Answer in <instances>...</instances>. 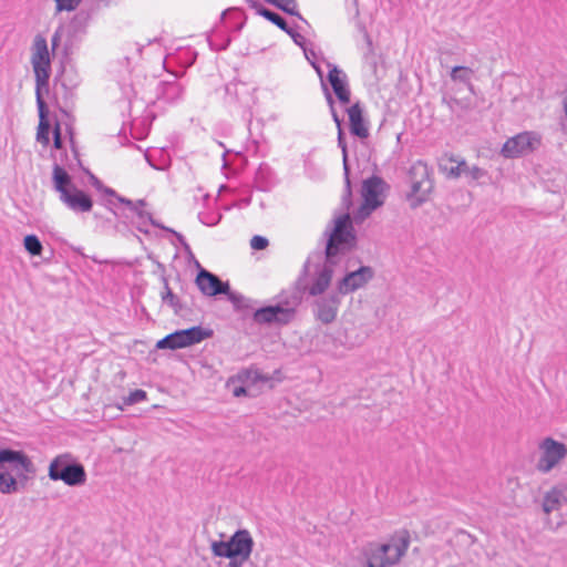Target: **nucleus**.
<instances>
[{
  "mask_svg": "<svg viewBox=\"0 0 567 567\" xmlns=\"http://www.w3.org/2000/svg\"><path fill=\"white\" fill-rule=\"evenodd\" d=\"M90 179H91V184L92 186L97 190V192H101V189L103 188L104 184L102 183L101 179H99L95 175L91 174L90 175Z\"/></svg>",
  "mask_w": 567,
  "mask_h": 567,
  "instance_id": "774afa93",
  "label": "nucleus"
},
{
  "mask_svg": "<svg viewBox=\"0 0 567 567\" xmlns=\"http://www.w3.org/2000/svg\"><path fill=\"white\" fill-rule=\"evenodd\" d=\"M184 338L185 347H192L209 339L214 336V330L202 326H194L187 329H181Z\"/></svg>",
  "mask_w": 567,
  "mask_h": 567,
  "instance_id": "a878e982",
  "label": "nucleus"
},
{
  "mask_svg": "<svg viewBox=\"0 0 567 567\" xmlns=\"http://www.w3.org/2000/svg\"><path fill=\"white\" fill-rule=\"evenodd\" d=\"M229 559L228 567H243L244 563L249 558H241L239 556L230 555L227 557Z\"/></svg>",
  "mask_w": 567,
  "mask_h": 567,
  "instance_id": "0e129e2a",
  "label": "nucleus"
},
{
  "mask_svg": "<svg viewBox=\"0 0 567 567\" xmlns=\"http://www.w3.org/2000/svg\"><path fill=\"white\" fill-rule=\"evenodd\" d=\"M48 477L63 482L66 486L79 487L86 483L85 467L71 453L56 455L48 466Z\"/></svg>",
  "mask_w": 567,
  "mask_h": 567,
  "instance_id": "423d86ee",
  "label": "nucleus"
},
{
  "mask_svg": "<svg viewBox=\"0 0 567 567\" xmlns=\"http://www.w3.org/2000/svg\"><path fill=\"white\" fill-rule=\"evenodd\" d=\"M73 74L63 71L60 76L55 78V86L60 85L63 91V97L68 100L73 96V90L78 86L79 82L73 80Z\"/></svg>",
  "mask_w": 567,
  "mask_h": 567,
  "instance_id": "72a5a7b5",
  "label": "nucleus"
},
{
  "mask_svg": "<svg viewBox=\"0 0 567 567\" xmlns=\"http://www.w3.org/2000/svg\"><path fill=\"white\" fill-rule=\"evenodd\" d=\"M442 102L444 104H446L449 110L452 113L456 114L457 117H462V113L468 111L471 107L470 101L460 100V99L452 97V96H450V97L443 96Z\"/></svg>",
  "mask_w": 567,
  "mask_h": 567,
  "instance_id": "4c0bfd02",
  "label": "nucleus"
},
{
  "mask_svg": "<svg viewBox=\"0 0 567 567\" xmlns=\"http://www.w3.org/2000/svg\"><path fill=\"white\" fill-rule=\"evenodd\" d=\"M255 303H257V300L247 298L243 295V301H239L237 303V306H235L234 308H235V310H238V311L248 310V309H252Z\"/></svg>",
  "mask_w": 567,
  "mask_h": 567,
  "instance_id": "13d9d810",
  "label": "nucleus"
},
{
  "mask_svg": "<svg viewBox=\"0 0 567 567\" xmlns=\"http://www.w3.org/2000/svg\"><path fill=\"white\" fill-rule=\"evenodd\" d=\"M50 131L51 123L50 122H39L38 132H37V141L48 146L50 144Z\"/></svg>",
  "mask_w": 567,
  "mask_h": 567,
  "instance_id": "09e8293b",
  "label": "nucleus"
},
{
  "mask_svg": "<svg viewBox=\"0 0 567 567\" xmlns=\"http://www.w3.org/2000/svg\"><path fill=\"white\" fill-rule=\"evenodd\" d=\"M196 265L199 269L195 284L204 296L216 297L228 291V281H223L217 275L200 267L198 261H196Z\"/></svg>",
  "mask_w": 567,
  "mask_h": 567,
  "instance_id": "4468645a",
  "label": "nucleus"
},
{
  "mask_svg": "<svg viewBox=\"0 0 567 567\" xmlns=\"http://www.w3.org/2000/svg\"><path fill=\"white\" fill-rule=\"evenodd\" d=\"M35 476L37 466L24 451L12 447L0 449V493H19Z\"/></svg>",
  "mask_w": 567,
  "mask_h": 567,
  "instance_id": "f257e3e1",
  "label": "nucleus"
},
{
  "mask_svg": "<svg viewBox=\"0 0 567 567\" xmlns=\"http://www.w3.org/2000/svg\"><path fill=\"white\" fill-rule=\"evenodd\" d=\"M340 305L341 293L337 289L328 295L316 297L312 303V312L316 320L323 324L332 323L337 319Z\"/></svg>",
  "mask_w": 567,
  "mask_h": 567,
  "instance_id": "f8f14e48",
  "label": "nucleus"
},
{
  "mask_svg": "<svg viewBox=\"0 0 567 567\" xmlns=\"http://www.w3.org/2000/svg\"><path fill=\"white\" fill-rule=\"evenodd\" d=\"M536 142L538 141L535 137H533L530 133H519L508 138L504 143L501 152L502 155L506 158H515L529 151H533L535 148L534 144Z\"/></svg>",
  "mask_w": 567,
  "mask_h": 567,
  "instance_id": "dca6fc26",
  "label": "nucleus"
},
{
  "mask_svg": "<svg viewBox=\"0 0 567 567\" xmlns=\"http://www.w3.org/2000/svg\"><path fill=\"white\" fill-rule=\"evenodd\" d=\"M303 53H305V56L308 60V62L316 70L318 76L320 78V81H323V71L317 62V54H316L315 50L313 49H305Z\"/></svg>",
  "mask_w": 567,
  "mask_h": 567,
  "instance_id": "8fccbe9b",
  "label": "nucleus"
},
{
  "mask_svg": "<svg viewBox=\"0 0 567 567\" xmlns=\"http://www.w3.org/2000/svg\"><path fill=\"white\" fill-rule=\"evenodd\" d=\"M91 20V14L89 11L80 10L74 17L71 19L70 23L66 25L68 28L73 30V33H79L82 37L86 33V28Z\"/></svg>",
  "mask_w": 567,
  "mask_h": 567,
  "instance_id": "7c9ffc66",
  "label": "nucleus"
},
{
  "mask_svg": "<svg viewBox=\"0 0 567 567\" xmlns=\"http://www.w3.org/2000/svg\"><path fill=\"white\" fill-rule=\"evenodd\" d=\"M31 63L35 84H38V86H49L51 75L50 53L45 38L40 34L34 38Z\"/></svg>",
  "mask_w": 567,
  "mask_h": 567,
  "instance_id": "1a4fd4ad",
  "label": "nucleus"
},
{
  "mask_svg": "<svg viewBox=\"0 0 567 567\" xmlns=\"http://www.w3.org/2000/svg\"><path fill=\"white\" fill-rule=\"evenodd\" d=\"M251 94L247 84L230 82L225 85V102L229 106L246 107L249 105Z\"/></svg>",
  "mask_w": 567,
  "mask_h": 567,
  "instance_id": "6ab92c4d",
  "label": "nucleus"
},
{
  "mask_svg": "<svg viewBox=\"0 0 567 567\" xmlns=\"http://www.w3.org/2000/svg\"><path fill=\"white\" fill-rule=\"evenodd\" d=\"M245 20L244 13L235 8L225 10L220 17L223 27L229 32H240L245 25Z\"/></svg>",
  "mask_w": 567,
  "mask_h": 567,
  "instance_id": "393cba45",
  "label": "nucleus"
},
{
  "mask_svg": "<svg viewBox=\"0 0 567 567\" xmlns=\"http://www.w3.org/2000/svg\"><path fill=\"white\" fill-rule=\"evenodd\" d=\"M52 183L54 190L58 192L60 196L63 195V192H68L72 186H75L72 182L71 175L59 163L53 164Z\"/></svg>",
  "mask_w": 567,
  "mask_h": 567,
  "instance_id": "b1692460",
  "label": "nucleus"
},
{
  "mask_svg": "<svg viewBox=\"0 0 567 567\" xmlns=\"http://www.w3.org/2000/svg\"><path fill=\"white\" fill-rule=\"evenodd\" d=\"M227 297V300L233 303V306H237L239 301H243V295L236 291H233L230 285L228 284V291L223 292Z\"/></svg>",
  "mask_w": 567,
  "mask_h": 567,
  "instance_id": "bf43d9fd",
  "label": "nucleus"
},
{
  "mask_svg": "<svg viewBox=\"0 0 567 567\" xmlns=\"http://www.w3.org/2000/svg\"><path fill=\"white\" fill-rule=\"evenodd\" d=\"M386 188H389V185L380 176L372 175L364 179L361 186L364 207L370 206V209H377L382 206L383 199L381 196Z\"/></svg>",
  "mask_w": 567,
  "mask_h": 567,
  "instance_id": "2eb2a0df",
  "label": "nucleus"
},
{
  "mask_svg": "<svg viewBox=\"0 0 567 567\" xmlns=\"http://www.w3.org/2000/svg\"><path fill=\"white\" fill-rule=\"evenodd\" d=\"M272 186V171L267 164H260L255 174V187L261 192L270 190Z\"/></svg>",
  "mask_w": 567,
  "mask_h": 567,
  "instance_id": "c85d7f7f",
  "label": "nucleus"
},
{
  "mask_svg": "<svg viewBox=\"0 0 567 567\" xmlns=\"http://www.w3.org/2000/svg\"><path fill=\"white\" fill-rule=\"evenodd\" d=\"M329 68L327 81L330 84L333 94L342 105H347L351 101V91L347 73L338 65L327 62Z\"/></svg>",
  "mask_w": 567,
  "mask_h": 567,
  "instance_id": "ddd939ff",
  "label": "nucleus"
},
{
  "mask_svg": "<svg viewBox=\"0 0 567 567\" xmlns=\"http://www.w3.org/2000/svg\"><path fill=\"white\" fill-rule=\"evenodd\" d=\"M344 177V189L342 194V206L349 210L352 206V186H351V179H350V172H343Z\"/></svg>",
  "mask_w": 567,
  "mask_h": 567,
  "instance_id": "a18cd8bd",
  "label": "nucleus"
},
{
  "mask_svg": "<svg viewBox=\"0 0 567 567\" xmlns=\"http://www.w3.org/2000/svg\"><path fill=\"white\" fill-rule=\"evenodd\" d=\"M103 195L110 197L109 199H112L116 203H118V197H123L122 195L117 194V192L106 185L103 186V188L101 189V192Z\"/></svg>",
  "mask_w": 567,
  "mask_h": 567,
  "instance_id": "e2e57ef3",
  "label": "nucleus"
},
{
  "mask_svg": "<svg viewBox=\"0 0 567 567\" xmlns=\"http://www.w3.org/2000/svg\"><path fill=\"white\" fill-rule=\"evenodd\" d=\"M224 27H216L210 35H208V43L214 51H225L231 43V38Z\"/></svg>",
  "mask_w": 567,
  "mask_h": 567,
  "instance_id": "bb28decb",
  "label": "nucleus"
},
{
  "mask_svg": "<svg viewBox=\"0 0 567 567\" xmlns=\"http://www.w3.org/2000/svg\"><path fill=\"white\" fill-rule=\"evenodd\" d=\"M563 492L558 488H551L547 492L543 499V511L546 514H550L554 511H557L561 504Z\"/></svg>",
  "mask_w": 567,
  "mask_h": 567,
  "instance_id": "473e14b6",
  "label": "nucleus"
},
{
  "mask_svg": "<svg viewBox=\"0 0 567 567\" xmlns=\"http://www.w3.org/2000/svg\"><path fill=\"white\" fill-rule=\"evenodd\" d=\"M147 399V392L142 389L132 391L127 396L122 398V403L118 404L120 410H124L125 406H130Z\"/></svg>",
  "mask_w": 567,
  "mask_h": 567,
  "instance_id": "79ce46f5",
  "label": "nucleus"
},
{
  "mask_svg": "<svg viewBox=\"0 0 567 567\" xmlns=\"http://www.w3.org/2000/svg\"><path fill=\"white\" fill-rule=\"evenodd\" d=\"M162 282H163V290L161 292V300L162 302L164 300H166L168 297H172V295L174 293L172 288L169 287V284H168V279L167 277L165 276V274L162 275Z\"/></svg>",
  "mask_w": 567,
  "mask_h": 567,
  "instance_id": "4d7b16f0",
  "label": "nucleus"
},
{
  "mask_svg": "<svg viewBox=\"0 0 567 567\" xmlns=\"http://www.w3.org/2000/svg\"><path fill=\"white\" fill-rule=\"evenodd\" d=\"M23 247L31 256H41L43 251V245L39 237L34 234L25 235L23 238Z\"/></svg>",
  "mask_w": 567,
  "mask_h": 567,
  "instance_id": "58836bf2",
  "label": "nucleus"
},
{
  "mask_svg": "<svg viewBox=\"0 0 567 567\" xmlns=\"http://www.w3.org/2000/svg\"><path fill=\"white\" fill-rule=\"evenodd\" d=\"M43 93H49V86H38L35 84V101L38 106L39 122H50L49 106L44 101Z\"/></svg>",
  "mask_w": 567,
  "mask_h": 567,
  "instance_id": "c9c22d12",
  "label": "nucleus"
},
{
  "mask_svg": "<svg viewBox=\"0 0 567 567\" xmlns=\"http://www.w3.org/2000/svg\"><path fill=\"white\" fill-rule=\"evenodd\" d=\"M375 276L371 266H360L355 270H349L338 280L336 289L341 296L350 295L365 287Z\"/></svg>",
  "mask_w": 567,
  "mask_h": 567,
  "instance_id": "9b49d317",
  "label": "nucleus"
},
{
  "mask_svg": "<svg viewBox=\"0 0 567 567\" xmlns=\"http://www.w3.org/2000/svg\"><path fill=\"white\" fill-rule=\"evenodd\" d=\"M321 89L324 93V97L327 100V103L329 105L330 111H333L334 109V100L332 97L331 92L329 91V87L324 81H321Z\"/></svg>",
  "mask_w": 567,
  "mask_h": 567,
  "instance_id": "680f3d73",
  "label": "nucleus"
},
{
  "mask_svg": "<svg viewBox=\"0 0 567 567\" xmlns=\"http://www.w3.org/2000/svg\"><path fill=\"white\" fill-rule=\"evenodd\" d=\"M450 75L453 81H458V82L468 84L470 89L471 90L473 89V86L471 84L473 71L470 68L463 66V65H456L452 69Z\"/></svg>",
  "mask_w": 567,
  "mask_h": 567,
  "instance_id": "a19ab883",
  "label": "nucleus"
},
{
  "mask_svg": "<svg viewBox=\"0 0 567 567\" xmlns=\"http://www.w3.org/2000/svg\"><path fill=\"white\" fill-rule=\"evenodd\" d=\"M238 378L241 381H249L251 383L268 382L271 378L268 374H264L259 369H246L243 370Z\"/></svg>",
  "mask_w": 567,
  "mask_h": 567,
  "instance_id": "ea45409f",
  "label": "nucleus"
},
{
  "mask_svg": "<svg viewBox=\"0 0 567 567\" xmlns=\"http://www.w3.org/2000/svg\"><path fill=\"white\" fill-rule=\"evenodd\" d=\"M52 140H53V148L58 151H63L64 156H66V152L64 148V142L62 137V128L61 123L59 121H55L53 127H52Z\"/></svg>",
  "mask_w": 567,
  "mask_h": 567,
  "instance_id": "de8ad7c7",
  "label": "nucleus"
},
{
  "mask_svg": "<svg viewBox=\"0 0 567 567\" xmlns=\"http://www.w3.org/2000/svg\"><path fill=\"white\" fill-rule=\"evenodd\" d=\"M324 236H327L324 250H320L322 262L336 267L357 246V235L350 214L347 212L338 216L333 228L326 230Z\"/></svg>",
  "mask_w": 567,
  "mask_h": 567,
  "instance_id": "f03ea898",
  "label": "nucleus"
},
{
  "mask_svg": "<svg viewBox=\"0 0 567 567\" xmlns=\"http://www.w3.org/2000/svg\"><path fill=\"white\" fill-rule=\"evenodd\" d=\"M156 348L157 349H168V350H177V349L186 348L185 343H184L182 330L181 329L176 330L172 333H168L164 338L159 339L156 342Z\"/></svg>",
  "mask_w": 567,
  "mask_h": 567,
  "instance_id": "c756f323",
  "label": "nucleus"
},
{
  "mask_svg": "<svg viewBox=\"0 0 567 567\" xmlns=\"http://www.w3.org/2000/svg\"><path fill=\"white\" fill-rule=\"evenodd\" d=\"M333 272L334 267L322 262L320 249L315 250L303 262L302 269L291 289L299 288L301 299L306 292L311 297L322 296L331 284Z\"/></svg>",
  "mask_w": 567,
  "mask_h": 567,
  "instance_id": "7ed1b4c3",
  "label": "nucleus"
},
{
  "mask_svg": "<svg viewBox=\"0 0 567 567\" xmlns=\"http://www.w3.org/2000/svg\"><path fill=\"white\" fill-rule=\"evenodd\" d=\"M104 206L112 212V214L117 218V223L114 225L115 231H121V225L128 230V225L135 224L136 215L135 213H131L130 209H127L126 206L123 207V209L117 210L116 203L112 199H106L104 202Z\"/></svg>",
  "mask_w": 567,
  "mask_h": 567,
  "instance_id": "5701e85b",
  "label": "nucleus"
},
{
  "mask_svg": "<svg viewBox=\"0 0 567 567\" xmlns=\"http://www.w3.org/2000/svg\"><path fill=\"white\" fill-rule=\"evenodd\" d=\"M215 557L249 558L254 548V539L247 529L236 530L228 540H214L210 545Z\"/></svg>",
  "mask_w": 567,
  "mask_h": 567,
  "instance_id": "6e6552de",
  "label": "nucleus"
},
{
  "mask_svg": "<svg viewBox=\"0 0 567 567\" xmlns=\"http://www.w3.org/2000/svg\"><path fill=\"white\" fill-rule=\"evenodd\" d=\"M411 542L410 532L405 528L396 530L389 543L370 544L363 550L367 567H393L405 555Z\"/></svg>",
  "mask_w": 567,
  "mask_h": 567,
  "instance_id": "39448f33",
  "label": "nucleus"
},
{
  "mask_svg": "<svg viewBox=\"0 0 567 567\" xmlns=\"http://www.w3.org/2000/svg\"><path fill=\"white\" fill-rule=\"evenodd\" d=\"M364 40L367 43V51L363 54V59L365 63L370 66V69L375 72L377 70V58L374 54L373 43L370 34L364 32Z\"/></svg>",
  "mask_w": 567,
  "mask_h": 567,
  "instance_id": "c03bdc74",
  "label": "nucleus"
},
{
  "mask_svg": "<svg viewBox=\"0 0 567 567\" xmlns=\"http://www.w3.org/2000/svg\"><path fill=\"white\" fill-rule=\"evenodd\" d=\"M64 38L63 55L68 56L73 54L74 50L78 49L83 37L79 33H73L72 29L64 27Z\"/></svg>",
  "mask_w": 567,
  "mask_h": 567,
  "instance_id": "e433bc0d",
  "label": "nucleus"
},
{
  "mask_svg": "<svg viewBox=\"0 0 567 567\" xmlns=\"http://www.w3.org/2000/svg\"><path fill=\"white\" fill-rule=\"evenodd\" d=\"M60 200L72 212L89 213L93 208V199L89 193L83 189L72 186L68 192H63Z\"/></svg>",
  "mask_w": 567,
  "mask_h": 567,
  "instance_id": "f3484780",
  "label": "nucleus"
},
{
  "mask_svg": "<svg viewBox=\"0 0 567 567\" xmlns=\"http://www.w3.org/2000/svg\"><path fill=\"white\" fill-rule=\"evenodd\" d=\"M189 298L190 301L187 302L186 300H182L176 293H173L172 297H168L163 303L171 307L176 316L186 317L193 313V308L195 307L194 298L190 295Z\"/></svg>",
  "mask_w": 567,
  "mask_h": 567,
  "instance_id": "cd10ccee",
  "label": "nucleus"
},
{
  "mask_svg": "<svg viewBox=\"0 0 567 567\" xmlns=\"http://www.w3.org/2000/svg\"><path fill=\"white\" fill-rule=\"evenodd\" d=\"M285 32L292 39L293 43L300 47L303 51L305 49H308L306 47V38L302 34H300L293 27L288 25V31Z\"/></svg>",
  "mask_w": 567,
  "mask_h": 567,
  "instance_id": "603ef678",
  "label": "nucleus"
},
{
  "mask_svg": "<svg viewBox=\"0 0 567 567\" xmlns=\"http://www.w3.org/2000/svg\"><path fill=\"white\" fill-rule=\"evenodd\" d=\"M64 38V25H59L52 38H51V48L52 51L55 52V50L60 47L62 39Z\"/></svg>",
  "mask_w": 567,
  "mask_h": 567,
  "instance_id": "5fc2aeb1",
  "label": "nucleus"
},
{
  "mask_svg": "<svg viewBox=\"0 0 567 567\" xmlns=\"http://www.w3.org/2000/svg\"><path fill=\"white\" fill-rule=\"evenodd\" d=\"M268 245H269V240L266 237L260 236V235H255L250 239V247L254 250H264L268 247Z\"/></svg>",
  "mask_w": 567,
  "mask_h": 567,
  "instance_id": "864d4df0",
  "label": "nucleus"
},
{
  "mask_svg": "<svg viewBox=\"0 0 567 567\" xmlns=\"http://www.w3.org/2000/svg\"><path fill=\"white\" fill-rule=\"evenodd\" d=\"M248 6L256 11L257 14L264 17L269 22L277 25L282 31H288L289 23L276 11L270 10L257 0H247Z\"/></svg>",
  "mask_w": 567,
  "mask_h": 567,
  "instance_id": "4be33fe9",
  "label": "nucleus"
},
{
  "mask_svg": "<svg viewBox=\"0 0 567 567\" xmlns=\"http://www.w3.org/2000/svg\"><path fill=\"white\" fill-rule=\"evenodd\" d=\"M118 204L126 206L131 213H135L137 219L151 218V213L143 209L146 206L145 199L132 200L126 197H118Z\"/></svg>",
  "mask_w": 567,
  "mask_h": 567,
  "instance_id": "2f4dec72",
  "label": "nucleus"
},
{
  "mask_svg": "<svg viewBox=\"0 0 567 567\" xmlns=\"http://www.w3.org/2000/svg\"><path fill=\"white\" fill-rule=\"evenodd\" d=\"M408 177L411 190L406 194V199L410 203V207L415 209L427 202L434 188L432 168L426 163L416 161L411 165Z\"/></svg>",
  "mask_w": 567,
  "mask_h": 567,
  "instance_id": "0eeeda50",
  "label": "nucleus"
},
{
  "mask_svg": "<svg viewBox=\"0 0 567 567\" xmlns=\"http://www.w3.org/2000/svg\"><path fill=\"white\" fill-rule=\"evenodd\" d=\"M184 89L177 81H161L156 87V96L167 103H175L183 96Z\"/></svg>",
  "mask_w": 567,
  "mask_h": 567,
  "instance_id": "412c9836",
  "label": "nucleus"
},
{
  "mask_svg": "<svg viewBox=\"0 0 567 567\" xmlns=\"http://www.w3.org/2000/svg\"><path fill=\"white\" fill-rule=\"evenodd\" d=\"M538 447L542 454L537 462L536 468L544 474L549 473L567 455V446L565 443L559 442L551 436L545 437L539 443Z\"/></svg>",
  "mask_w": 567,
  "mask_h": 567,
  "instance_id": "9d476101",
  "label": "nucleus"
},
{
  "mask_svg": "<svg viewBox=\"0 0 567 567\" xmlns=\"http://www.w3.org/2000/svg\"><path fill=\"white\" fill-rule=\"evenodd\" d=\"M349 117V131L350 134L360 140H364L369 136L368 123L363 115V106L358 101L347 109Z\"/></svg>",
  "mask_w": 567,
  "mask_h": 567,
  "instance_id": "a211bd4d",
  "label": "nucleus"
},
{
  "mask_svg": "<svg viewBox=\"0 0 567 567\" xmlns=\"http://www.w3.org/2000/svg\"><path fill=\"white\" fill-rule=\"evenodd\" d=\"M338 146L341 148L342 152V168L343 172H350V164H349V157H348V147L346 142V135L343 128H340L338 131L337 136Z\"/></svg>",
  "mask_w": 567,
  "mask_h": 567,
  "instance_id": "49530a36",
  "label": "nucleus"
},
{
  "mask_svg": "<svg viewBox=\"0 0 567 567\" xmlns=\"http://www.w3.org/2000/svg\"><path fill=\"white\" fill-rule=\"evenodd\" d=\"M65 132L68 134L71 148L76 154L78 151H76V145H75V132H74V127L71 122L65 123Z\"/></svg>",
  "mask_w": 567,
  "mask_h": 567,
  "instance_id": "052dcab7",
  "label": "nucleus"
},
{
  "mask_svg": "<svg viewBox=\"0 0 567 567\" xmlns=\"http://www.w3.org/2000/svg\"><path fill=\"white\" fill-rule=\"evenodd\" d=\"M275 305H268L256 309L252 312V321L265 326H287L292 322L297 315V309L301 305L300 290H282L277 297Z\"/></svg>",
  "mask_w": 567,
  "mask_h": 567,
  "instance_id": "20e7f679",
  "label": "nucleus"
},
{
  "mask_svg": "<svg viewBox=\"0 0 567 567\" xmlns=\"http://www.w3.org/2000/svg\"><path fill=\"white\" fill-rule=\"evenodd\" d=\"M165 231L174 235L175 238L177 239V241L183 247L184 251L192 255L190 246L188 245V243L186 241L185 237L181 233L174 230L173 228H165Z\"/></svg>",
  "mask_w": 567,
  "mask_h": 567,
  "instance_id": "6e6d98bb",
  "label": "nucleus"
},
{
  "mask_svg": "<svg viewBox=\"0 0 567 567\" xmlns=\"http://www.w3.org/2000/svg\"><path fill=\"white\" fill-rule=\"evenodd\" d=\"M462 166H465V159L453 154L445 153L437 161L440 173L449 179L461 177Z\"/></svg>",
  "mask_w": 567,
  "mask_h": 567,
  "instance_id": "aec40b11",
  "label": "nucleus"
},
{
  "mask_svg": "<svg viewBox=\"0 0 567 567\" xmlns=\"http://www.w3.org/2000/svg\"><path fill=\"white\" fill-rule=\"evenodd\" d=\"M267 3L275 6L277 9L282 12L297 17L300 21L307 23V20L300 14L298 11L297 0H265Z\"/></svg>",
  "mask_w": 567,
  "mask_h": 567,
  "instance_id": "f704fd0d",
  "label": "nucleus"
},
{
  "mask_svg": "<svg viewBox=\"0 0 567 567\" xmlns=\"http://www.w3.org/2000/svg\"><path fill=\"white\" fill-rule=\"evenodd\" d=\"M150 224L148 219H137L135 220V224L133 225L138 231L143 234H150V230L146 228V225Z\"/></svg>",
  "mask_w": 567,
  "mask_h": 567,
  "instance_id": "338daca9",
  "label": "nucleus"
},
{
  "mask_svg": "<svg viewBox=\"0 0 567 567\" xmlns=\"http://www.w3.org/2000/svg\"><path fill=\"white\" fill-rule=\"evenodd\" d=\"M82 0H54L56 12L73 11Z\"/></svg>",
  "mask_w": 567,
  "mask_h": 567,
  "instance_id": "3c124183",
  "label": "nucleus"
},
{
  "mask_svg": "<svg viewBox=\"0 0 567 567\" xmlns=\"http://www.w3.org/2000/svg\"><path fill=\"white\" fill-rule=\"evenodd\" d=\"M374 209H370V206L364 207V202L359 207L355 218L357 219H364L367 218Z\"/></svg>",
  "mask_w": 567,
  "mask_h": 567,
  "instance_id": "69168bd1",
  "label": "nucleus"
},
{
  "mask_svg": "<svg viewBox=\"0 0 567 567\" xmlns=\"http://www.w3.org/2000/svg\"><path fill=\"white\" fill-rule=\"evenodd\" d=\"M464 175L468 182L480 181L487 175V172L476 165L470 166L465 161V166H462L461 176Z\"/></svg>",
  "mask_w": 567,
  "mask_h": 567,
  "instance_id": "37998d69",
  "label": "nucleus"
}]
</instances>
